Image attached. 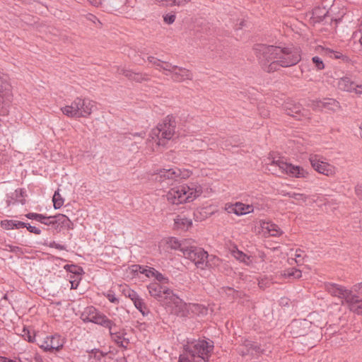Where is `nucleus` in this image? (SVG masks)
<instances>
[{
  "instance_id": "obj_44",
  "label": "nucleus",
  "mask_w": 362,
  "mask_h": 362,
  "mask_svg": "<svg viewBox=\"0 0 362 362\" xmlns=\"http://www.w3.org/2000/svg\"><path fill=\"white\" fill-rule=\"evenodd\" d=\"M146 133L141 132L138 133H128L127 136L129 139H142L144 138Z\"/></svg>"
},
{
  "instance_id": "obj_7",
  "label": "nucleus",
  "mask_w": 362,
  "mask_h": 362,
  "mask_svg": "<svg viewBox=\"0 0 362 362\" xmlns=\"http://www.w3.org/2000/svg\"><path fill=\"white\" fill-rule=\"evenodd\" d=\"M175 133V126L170 122L165 120L151 131L148 144L151 145L154 150L156 146H164L167 141L170 140Z\"/></svg>"
},
{
  "instance_id": "obj_27",
  "label": "nucleus",
  "mask_w": 362,
  "mask_h": 362,
  "mask_svg": "<svg viewBox=\"0 0 362 362\" xmlns=\"http://www.w3.org/2000/svg\"><path fill=\"white\" fill-rule=\"evenodd\" d=\"M121 74L124 75L126 77L129 78L130 80L135 81L136 82H141L145 80L146 76L139 73H134L130 70H121Z\"/></svg>"
},
{
  "instance_id": "obj_4",
  "label": "nucleus",
  "mask_w": 362,
  "mask_h": 362,
  "mask_svg": "<svg viewBox=\"0 0 362 362\" xmlns=\"http://www.w3.org/2000/svg\"><path fill=\"white\" fill-rule=\"evenodd\" d=\"M202 193V187L197 183L184 184L170 189L165 197L168 202L180 204L194 201Z\"/></svg>"
},
{
  "instance_id": "obj_12",
  "label": "nucleus",
  "mask_w": 362,
  "mask_h": 362,
  "mask_svg": "<svg viewBox=\"0 0 362 362\" xmlns=\"http://www.w3.org/2000/svg\"><path fill=\"white\" fill-rule=\"evenodd\" d=\"M310 163L315 170L327 177H334L337 173V168L327 162L317 155H310Z\"/></svg>"
},
{
  "instance_id": "obj_6",
  "label": "nucleus",
  "mask_w": 362,
  "mask_h": 362,
  "mask_svg": "<svg viewBox=\"0 0 362 362\" xmlns=\"http://www.w3.org/2000/svg\"><path fill=\"white\" fill-rule=\"evenodd\" d=\"M148 61L155 66L157 69L163 70L165 75H170L174 81L180 82L192 78L191 71L185 68L173 66L154 57H148Z\"/></svg>"
},
{
  "instance_id": "obj_45",
  "label": "nucleus",
  "mask_w": 362,
  "mask_h": 362,
  "mask_svg": "<svg viewBox=\"0 0 362 362\" xmlns=\"http://www.w3.org/2000/svg\"><path fill=\"white\" fill-rule=\"evenodd\" d=\"M353 37L357 40L362 46V24L358 28V30L354 33Z\"/></svg>"
},
{
  "instance_id": "obj_19",
  "label": "nucleus",
  "mask_w": 362,
  "mask_h": 362,
  "mask_svg": "<svg viewBox=\"0 0 362 362\" xmlns=\"http://www.w3.org/2000/svg\"><path fill=\"white\" fill-rule=\"evenodd\" d=\"M312 107L315 110H322L327 109L332 112H336L340 108L339 102L332 98L313 101Z\"/></svg>"
},
{
  "instance_id": "obj_58",
  "label": "nucleus",
  "mask_w": 362,
  "mask_h": 362,
  "mask_svg": "<svg viewBox=\"0 0 362 362\" xmlns=\"http://www.w3.org/2000/svg\"><path fill=\"white\" fill-rule=\"evenodd\" d=\"M260 257H261L262 259H264V253L260 254Z\"/></svg>"
},
{
  "instance_id": "obj_29",
  "label": "nucleus",
  "mask_w": 362,
  "mask_h": 362,
  "mask_svg": "<svg viewBox=\"0 0 362 362\" xmlns=\"http://www.w3.org/2000/svg\"><path fill=\"white\" fill-rule=\"evenodd\" d=\"M133 303L136 309L139 310L144 316H146L149 313V310L144 303V300L140 296Z\"/></svg>"
},
{
  "instance_id": "obj_42",
  "label": "nucleus",
  "mask_w": 362,
  "mask_h": 362,
  "mask_svg": "<svg viewBox=\"0 0 362 362\" xmlns=\"http://www.w3.org/2000/svg\"><path fill=\"white\" fill-rule=\"evenodd\" d=\"M108 300L114 304L119 303V299L116 297L115 293L112 291H109L107 293L105 294Z\"/></svg>"
},
{
  "instance_id": "obj_34",
  "label": "nucleus",
  "mask_w": 362,
  "mask_h": 362,
  "mask_svg": "<svg viewBox=\"0 0 362 362\" xmlns=\"http://www.w3.org/2000/svg\"><path fill=\"white\" fill-rule=\"evenodd\" d=\"M22 332V335L25 340H27L29 342L35 341L37 343V338L36 339L35 334L33 332H32L31 331L26 328H23Z\"/></svg>"
},
{
  "instance_id": "obj_35",
  "label": "nucleus",
  "mask_w": 362,
  "mask_h": 362,
  "mask_svg": "<svg viewBox=\"0 0 362 362\" xmlns=\"http://www.w3.org/2000/svg\"><path fill=\"white\" fill-rule=\"evenodd\" d=\"M285 196H288V197L293 198L299 202H305L307 200V196L303 194H299L296 192H288L284 194Z\"/></svg>"
},
{
  "instance_id": "obj_57",
  "label": "nucleus",
  "mask_w": 362,
  "mask_h": 362,
  "mask_svg": "<svg viewBox=\"0 0 362 362\" xmlns=\"http://www.w3.org/2000/svg\"><path fill=\"white\" fill-rule=\"evenodd\" d=\"M6 361H7V358L6 357L1 356H0V362H6Z\"/></svg>"
},
{
  "instance_id": "obj_51",
  "label": "nucleus",
  "mask_w": 362,
  "mask_h": 362,
  "mask_svg": "<svg viewBox=\"0 0 362 362\" xmlns=\"http://www.w3.org/2000/svg\"><path fill=\"white\" fill-rule=\"evenodd\" d=\"M356 194L358 196V197L361 199H362V186L361 185H357L355 188Z\"/></svg>"
},
{
  "instance_id": "obj_60",
  "label": "nucleus",
  "mask_w": 362,
  "mask_h": 362,
  "mask_svg": "<svg viewBox=\"0 0 362 362\" xmlns=\"http://www.w3.org/2000/svg\"><path fill=\"white\" fill-rule=\"evenodd\" d=\"M360 129H361L360 135H361V136L362 138V126L360 127Z\"/></svg>"
},
{
  "instance_id": "obj_8",
  "label": "nucleus",
  "mask_w": 362,
  "mask_h": 362,
  "mask_svg": "<svg viewBox=\"0 0 362 362\" xmlns=\"http://www.w3.org/2000/svg\"><path fill=\"white\" fill-rule=\"evenodd\" d=\"M12 100L8 77L0 71V116H6L9 112Z\"/></svg>"
},
{
  "instance_id": "obj_52",
  "label": "nucleus",
  "mask_w": 362,
  "mask_h": 362,
  "mask_svg": "<svg viewBox=\"0 0 362 362\" xmlns=\"http://www.w3.org/2000/svg\"><path fill=\"white\" fill-rule=\"evenodd\" d=\"M15 223L16 226H15V229H19V228H24L26 226V223L19 221H17V220H15Z\"/></svg>"
},
{
  "instance_id": "obj_22",
  "label": "nucleus",
  "mask_w": 362,
  "mask_h": 362,
  "mask_svg": "<svg viewBox=\"0 0 362 362\" xmlns=\"http://www.w3.org/2000/svg\"><path fill=\"white\" fill-rule=\"evenodd\" d=\"M262 228L265 234L270 236H279L282 233L281 228L276 224L271 222H263Z\"/></svg>"
},
{
  "instance_id": "obj_16",
  "label": "nucleus",
  "mask_w": 362,
  "mask_h": 362,
  "mask_svg": "<svg viewBox=\"0 0 362 362\" xmlns=\"http://www.w3.org/2000/svg\"><path fill=\"white\" fill-rule=\"evenodd\" d=\"M338 88L343 91L362 94V85H356L349 76H344L339 79Z\"/></svg>"
},
{
  "instance_id": "obj_11",
  "label": "nucleus",
  "mask_w": 362,
  "mask_h": 362,
  "mask_svg": "<svg viewBox=\"0 0 362 362\" xmlns=\"http://www.w3.org/2000/svg\"><path fill=\"white\" fill-rule=\"evenodd\" d=\"M148 293L151 297H153L160 303L167 305L174 296L173 290L165 285H161L157 282H152L147 286Z\"/></svg>"
},
{
  "instance_id": "obj_46",
  "label": "nucleus",
  "mask_w": 362,
  "mask_h": 362,
  "mask_svg": "<svg viewBox=\"0 0 362 362\" xmlns=\"http://www.w3.org/2000/svg\"><path fill=\"white\" fill-rule=\"evenodd\" d=\"M125 295L128 296L133 302L139 297L136 292L129 288L126 291Z\"/></svg>"
},
{
  "instance_id": "obj_25",
  "label": "nucleus",
  "mask_w": 362,
  "mask_h": 362,
  "mask_svg": "<svg viewBox=\"0 0 362 362\" xmlns=\"http://www.w3.org/2000/svg\"><path fill=\"white\" fill-rule=\"evenodd\" d=\"M113 327L111 326V328H107L109 329L110 334L112 337V339L119 346L126 347L127 344L129 343V339L124 337L123 334L114 332Z\"/></svg>"
},
{
  "instance_id": "obj_33",
  "label": "nucleus",
  "mask_w": 362,
  "mask_h": 362,
  "mask_svg": "<svg viewBox=\"0 0 362 362\" xmlns=\"http://www.w3.org/2000/svg\"><path fill=\"white\" fill-rule=\"evenodd\" d=\"M64 269L67 272L77 275H81L83 273L82 267L74 264H66L64 266Z\"/></svg>"
},
{
  "instance_id": "obj_24",
  "label": "nucleus",
  "mask_w": 362,
  "mask_h": 362,
  "mask_svg": "<svg viewBox=\"0 0 362 362\" xmlns=\"http://www.w3.org/2000/svg\"><path fill=\"white\" fill-rule=\"evenodd\" d=\"M233 256L239 262L245 264L247 266H252L254 262L253 257L245 254L243 252L238 249H235L232 251Z\"/></svg>"
},
{
  "instance_id": "obj_37",
  "label": "nucleus",
  "mask_w": 362,
  "mask_h": 362,
  "mask_svg": "<svg viewBox=\"0 0 362 362\" xmlns=\"http://www.w3.org/2000/svg\"><path fill=\"white\" fill-rule=\"evenodd\" d=\"M192 172L189 169L178 168L177 179H187L191 176Z\"/></svg>"
},
{
  "instance_id": "obj_49",
  "label": "nucleus",
  "mask_w": 362,
  "mask_h": 362,
  "mask_svg": "<svg viewBox=\"0 0 362 362\" xmlns=\"http://www.w3.org/2000/svg\"><path fill=\"white\" fill-rule=\"evenodd\" d=\"M52 216H45V219H43L41 222V223L45 224L46 226H53V218H52Z\"/></svg>"
},
{
  "instance_id": "obj_55",
  "label": "nucleus",
  "mask_w": 362,
  "mask_h": 362,
  "mask_svg": "<svg viewBox=\"0 0 362 362\" xmlns=\"http://www.w3.org/2000/svg\"><path fill=\"white\" fill-rule=\"evenodd\" d=\"M88 19L91 21H93V23H95V21H98V23H100V21L95 16H93V15H90Z\"/></svg>"
},
{
  "instance_id": "obj_3",
  "label": "nucleus",
  "mask_w": 362,
  "mask_h": 362,
  "mask_svg": "<svg viewBox=\"0 0 362 362\" xmlns=\"http://www.w3.org/2000/svg\"><path fill=\"white\" fill-rule=\"evenodd\" d=\"M214 349L209 339H199L188 342L180 354L178 362H209Z\"/></svg>"
},
{
  "instance_id": "obj_14",
  "label": "nucleus",
  "mask_w": 362,
  "mask_h": 362,
  "mask_svg": "<svg viewBox=\"0 0 362 362\" xmlns=\"http://www.w3.org/2000/svg\"><path fill=\"white\" fill-rule=\"evenodd\" d=\"M284 110L287 115L298 120L309 118L310 113L308 110L303 108L300 105L292 100H288L285 103Z\"/></svg>"
},
{
  "instance_id": "obj_56",
  "label": "nucleus",
  "mask_w": 362,
  "mask_h": 362,
  "mask_svg": "<svg viewBox=\"0 0 362 362\" xmlns=\"http://www.w3.org/2000/svg\"><path fill=\"white\" fill-rule=\"evenodd\" d=\"M6 362H22L20 358H16V359H9L7 358V361Z\"/></svg>"
},
{
  "instance_id": "obj_32",
  "label": "nucleus",
  "mask_w": 362,
  "mask_h": 362,
  "mask_svg": "<svg viewBox=\"0 0 362 362\" xmlns=\"http://www.w3.org/2000/svg\"><path fill=\"white\" fill-rule=\"evenodd\" d=\"M284 275L287 277L299 279L302 276L301 271L296 268H290L284 271Z\"/></svg>"
},
{
  "instance_id": "obj_43",
  "label": "nucleus",
  "mask_w": 362,
  "mask_h": 362,
  "mask_svg": "<svg viewBox=\"0 0 362 362\" xmlns=\"http://www.w3.org/2000/svg\"><path fill=\"white\" fill-rule=\"evenodd\" d=\"M175 19H176L175 14L167 13L163 16V21L168 25L173 24L175 22Z\"/></svg>"
},
{
  "instance_id": "obj_41",
  "label": "nucleus",
  "mask_w": 362,
  "mask_h": 362,
  "mask_svg": "<svg viewBox=\"0 0 362 362\" xmlns=\"http://www.w3.org/2000/svg\"><path fill=\"white\" fill-rule=\"evenodd\" d=\"M312 61L315 64L316 68L318 70H322L324 69L325 65L320 57L317 56L313 57Z\"/></svg>"
},
{
  "instance_id": "obj_13",
  "label": "nucleus",
  "mask_w": 362,
  "mask_h": 362,
  "mask_svg": "<svg viewBox=\"0 0 362 362\" xmlns=\"http://www.w3.org/2000/svg\"><path fill=\"white\" fill-rule=\"evenodd\" d=\"M37 344L45 351H58L62 348L64 339L58 334L47 335L43 338L37 337Z\"/></svg>"
},
{
  "instance_id": "obj_30",
  "label": "nucleus",
  "mask_w": 362,
  "mask_h": 362,
  "mask_svg": "<svg viewBox=\"0 0 362 362\" xmlns=\"http://www.w3.org/2000/svg\"><path fill=\"white\" fill-rule=\"evenodd\" d=\"M52 202L54 208L55 209H60L64 202V199L62 197V195L59 192V189L57 191H55L53 197H52Z\"/></svg>"
},
{
  "instance_id": "obj_18",
  "label": "nucleus",
  "mask_w": 362,
  "mask_h": 362,
  "mask_svg": "<svg viewBox=\"0 0 362 362\" xmlns=\"http://www.w3.org/2000/svg\"><path fill=\"white\" fill-rule=\"evenodd\" d=\"M166 305L174 306L173 312L178 316L185 317L189 312V305L176 294H174Z\"/></svg>"
},
{
  "instance_id": "obj_38",
  "label": "nucleus",
  "mask_w": 362,
  "mask_h": 362,
  "mask_svg": "<svg viewBox=\"0 0 362 362\" xmlns=\"http://www.w3.org/2000/svg\"><path fill=\"white\" fill-rule=\"evenodd\" d=\"M154 278L158 281L157 283H159L161 285H165L169 283V279L163 275L158 271H156Z\"/></svg>"
},
{
  "instance_id": "obj_40",
  "label": "nucleus",
  "mask_w": 362,
  "mask_h": 362,
  "mask_svg": "<svg viewBox=\"0 0 362 362\" xmlns=\"http://www.w3.org/2000/svg\"><path fill=\"white\" fill-rule=\"evenodd\" d=\"M25 216L29 219L35 220L40 223H41L42 221L45 219V215L33 212L26 214Z\"/></svg>"
},
{
  "instance_id": "obj_50",
  "label": "nucleus",
  "mask_w": 362,
  "mask_h": 362,
  "mask_svg": "<svg viewBox=\"0 0 362 362\" xmlns=\"http://www.w3.org/2000/svg\"><path fill=\"white\" fill-rule=\"evenodd\" d=\"M49 246L50 247H54L56 249H58V250H64L66 249L65 246L64 245H60L59 243H57L56 242L53 241V242H51L49 245Z\"/></svg>"
},
{
  "instance_id": "obj_26",
  "label": "nucleus",
  "mask_w": 362,
  "mask_h": 362,
  "mask_svg": "<svg viewBox=\"0 0 362 362\" xmlns=\"http://www.w3.org/2000/svg\"><path fill=\"white\" fill-rule=\"evenodd\" d=\"M78 107L76 105V100H74L71 105H66L61 108L62 113L69 117H78Z\"/></svg>"
},
{
  "instance_id": "obj_10",
  "label": "nucleus",
  "mask_w": 362,
  "mask_h": 362,
  "mask_svg": "<svg viewBox=\"0 0 362 362\" xmlns=\"http://www.w3.org/2000/svg\"><path fill=\"white\" fill-rule=\"evenodd\" d=\"M270 165L278 167L281 173L297 178H305L308 175V172L302 167L288 163L281 158L274 160Z\"/></svg>"
},
{
  "instance_id": "obj_2",
  "label": "nucleus",
  "mask_w": 362,
  "mask_h": 362,
  "mask_svg": "<svg viewBox=\"0 0 362 362\" xmlns=\"http://www.w3.org/2000/svg\"><path fill=\"white\" fill-rule=\"evenodd\" d=\"M362 282L355 284L351 290L333 283L326 284V290L332 296L341 300L342 305H346L349 310L358 315H362V299L355 293L362 294Z\"/></svg>"
},
{
  "instance_id": "obj_48",
  "label": "nucleus",
  "mask_w": 362,
  "mask_h": 362,
  "mask_svg": "<svg viewBox=\"0 0 362 362\" xmlns=\"http://www.w3.org/2000/svg\"><path fill=\"white\" fill-rule=\"evenodd\" d=\"M25 228L28 229V230L32 233L40 235L41 233V230L36 228L35 226H33L30 225L29 223H26Z\"/></svg>"
},
{
  "instance_id": "obj_23",
  "label": "nucleus",
  "mask_w": 362,
  "mask_h": 362,
  "mask_svg": "<svg viewBox=\"0 0 362 362\" xmlns=\"http://www.w3.org/2000/svg\"><path fill=\"white\" fill-rule=\"evenodd\" d=\"M192 225V221L184 215H179L174 219V226L178 230H185Z\"/></svg>"
},
{
  "instance_id": "obj_36",
  "label": "nucleus",
  "mask_w": 362,
  "mask_h": 362,
  "mask_svg": "<svg viewBox=\"0 0 362 362\" xmlns=\"http://www.w3.org/2000/svg\"><path fill=\"white\" fill-rule=\"evenodd\" d=\"M1 226L5 230L15 229L16 223L15 220H4L1 222Z\"/></svg>"
},
{
  "instance_id": "obj_5",
  "label": "nucleus",
  "mask_w": 362,
  "mask_h": 362,
  "mask_svg": "<svg viewBox=\"0 0 362 362\" xmlns=\"http://www.w3.org/2000/svg\"><path fill=\"white\" fill-rule=\"evenodd\" d=\"M183 255L193 262L197 268L204 269L206 267H213L219 263V259L214 255H209L208 252L201 247L194 246L182 249Z\"/></svg>"
},
{
  "instance_id": "obj_15",
  "label": "nucleus",
  "mask_w": 362,
  "mask_h": 362,
  "mask_svg": "<svg viewBox=\"0 0 362 362\" xmlns=\"http://www.w3.org/2000/svg\"><path fill=\"white\" fill-rule=\"evenodd\" d=\"M224 209L228 214H234L240 216L253 212L254 206L252 204H245L242 202H237L233 204H226Z\"/></svg>"
},
{
  "instance_id": "obj_1",
  "label": "nucleus",
  "mask_w": 362,
  "mask_h": 362,
  "mask_svg": "<svg viewBox=\"0 0 362 362\" xmlns=\"http://www.w3.org/2000/svg\"><path fill=\"white\" fill-rule=\"evenodd\" d=\"M254 51L259 64L268 73L276 71L280 67L294 66L301 59L300 50L293 46L259 44L255 45Z\"/></svg>"
},
{
  "instance_id": "obj_53",
  "label": "nucleus",
  "mask_w": 362,
  "mask_h": 362,
  "mask_svg": "<svg viewBox=\"0 0 362 362\" xmlns=\"http://www.w3.org/2000/svg\"><path fill=\"white\" fill-rule=\"evenodd\" d=\"M88 1L91 5L94 6L95 7H98L102 4L101 0H88Z\"/></svg>"
},
{
  "instance_id": "obj_21",
  "label": "nucleus",
  "mask_w": 362,
  "mask_h": 362,
  "mask_svg": "<svg viewBox=\"0 0 362 362\" xmlns=\"http://www.w3.org/2000/svg\"><path fill=\"white\" fill-rule=\"evenodd\" d=\"M177 172L178 168H170V169H160L157 175L158 177L160 178V180H177Z\"/></svg>"
},
{
  "instance_id": "obj_39",
  "label": "nucleus",
  "mask_w": 362,
  "mask_h": 362,
  "mask_svg": "<svg viewBox=\"0 0 362 362\" xmlns=\"http://www.w3.org/2000/svg\"><path fill=\"white\" fill-rule=\"evenodd\" d=\"M156 271L157 270L153 267H144L142 269V270L140 271V272L148 278H151V277L154 278Z\"/></svg>"
},
{
  "instance_id": "obj_54",
  "label": "nucleus",
  "mask_w": 362,
  "mask_h": 362,
  "mask_svg": "<svg viewBox=\"0 0 362 362\" xmlns=\"http://www.w3.org/2000/svg\"><path fill=\"white\" fill-rule=\"evenodd\" d=\"M70 283H71V289H76L79 284V281H76V280L70 281Z\"/></svg>"
},
{
  "instance_id": "obj_20",
  "label": "nucleus",
  "mask_w": 362,
  "mask_h": 362,
  "mask_svg": "<svg viewBox=\"0 0 362 362\" xmlns=\"http://www.w3.org/2000/svg\"><path fill=\"white\" fill-rule=\"evenodd\" d=\"M52 218H53V226L57 231H60L62 229L73 228V223L66 216L59 214L52 216Z\"/></svg>"
},
{
  "instance_id": "obj_47",
  "label": "nucleus",
  "mask_w": 362,
  "mask_h": 362,
  "mask_svg": "<svg viewBox=\"0 0 362 362\" xmlns=\"http://www.w3.org/2000/svg\"><path fill=\"white\" fill-rule=\"evenodd\" d=\"M303 259V251L300 249H298L295 252V261L297 264L301 262V260Z\"/></svg>"
},
{
  "instance_id": "obj_31",
  "label": "nucleus",
  "mask_w": 362,
  "mask_h": 362,
  "mask_svg": "<svg viewBox=\"0 0 362 362\" xmlns=\"http://www.w3.org/2000/svg\"><path fill=\"white\" fill-rule=\"evenodd\" d=\"M191 0H156V1L159 3H162V4L165 6H183L187 3L189 2Z\"/></svg>"
},
{
  "instance_id": "obj_17",
  "label": "nucleus",
  "mask_w": 362,
  "mask_h": 362,
  "mask_svg": "<svg viewBox=\"0 0 362 362\" xmlns=\"http://www.w3.org/2000/svg\"><path fill=\"white\" fill-rule=\"evenodd\" d=\"M78 107V117H86L89 116L95 107V102L88 98H76L75 99Z\"/></svg>"
},
{
  "instance_id": "obj_59",
  "label": "nucleus",
  "mask_w": 362,
  "mask_h": 362,
  "mask_svg": "<svg viewBox=\"0 0 362 362\" xmlns=\"http://www.w3.org/2000/svg\"><path fill=\"white\" fill-rule=\"evenodd\" d=\"M15 248H18V247H11V251H14V250H14Z\"/></svg>"
},
{
  "instance_id": "obj_28",
  "label": "nucleus",
  "mask_w": 362,
  "mask_h": 362,
  "mask_svg": "<svg viewBox=\"0 0 362 362\" xmlns=\"http://www.w3.org/2000/svg\"><path fill=\"white\" fill-rule=\"evenodd\" d=\"M168 247L173 250H180L182 252V249L187 248L188 247L185 246L181 243L177 238L171 237L167 240Z\"/></svg>"
},
{
  "instance_id": "obj_9",
  "label": "nucleus",
  "mask_w": 362,
  "mask_h": 362,
  "mask_svg": "<svg viewBox=\"0 0 362 362\" xmlns=\"http://www.w3.org/2000/svg\"><path fill=\"white\" fill-rule=\"evenodd\" d=\"M81 318L84 322H93L105 328H111V326H115L112 320L93 306L87 307L83 312Z\"/></svg>"
}]
</instances>
